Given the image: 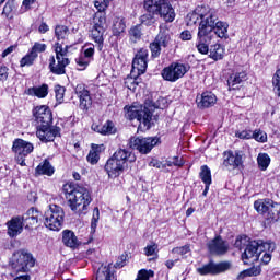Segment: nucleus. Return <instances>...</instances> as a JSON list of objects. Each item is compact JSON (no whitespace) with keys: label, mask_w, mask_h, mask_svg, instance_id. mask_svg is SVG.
Returning <instances> with one entry per match:
<instances>
[{"label":"nucleus","mask_w":280,"mask_h":280,"mask_svg":"<svg viewBox=\"0 0 280 280\" xmlns=\"http://www.w3.org/2000/svg\"><path fill=\"white\" fill-rule=\"evenodd\" d=\"M188 25H196L198 21L199 27L197 33L196 49L198 46L205 48L203 44L206 38L208 40L211 28L213 27V21H215V11L211 10L209 7H197L192 13L187 15Z\"/></svg>","instance_id":"1"},{"label":"nucleus","mask_w":280,"mask_h":280,"mask_svg":"<svg viewBox=\"0 0 280 280\" xmlns=\"http://www.w3.org/2000/svg\"><path fill=\"white\" fill-rule=\"evenodd\" d=\"M65 196L68 200V206L71 211L77 215H82L89 209L91 205V192L89 189L82 186H75L73 184L63 185Z\"/></svg>","instance_id":"2"},{"label":"nucleus","mask_w":280,"mask_h":280,"mask_svg":"<svg viewBox=\"0 0 280 280\" xmlns=\"http://www.w3.org/2000/svg\"><path fill=\"white\" fill-rule=\"evenodd\" d=\"M137 161V155L131 151L126 149H118L115 153L107 160L105 164V172L109 178H118L124 174L128 163H135Z\"/></svg>","instance_id":"3"},{"label":"nucleus","mask_w":280,"mask_h":280,"mask_svg":"<svg viewBox=\"0 0 280 280\" xmlns=\"http://www.w3.org/2000/svg\"><path fill=\"white\" fill-rule=\"evenodd\" d=\"M212 28L210 31V35L206 38V42H202L203 48L201 46H197V50L199 54L207 56L209 54V45H211V40H213V36H218L219 38H226L229 36V24L226 22L218 21V13L214 11V20H212Z\"/></svg>","instance_id":"4"},{"label":"nucleus","mask_w":280,"mask_h":280,"mask_svg":"<svg viewBox=\"0 0 280 280\" xmlns=\"http://www.w3.org/2000/svg\"><path fill=\"white\" fill-rule=\"evenodd\" d=\"M45 226L50 231H60L65 224V209L58 205H50L44 214Z\"/></svg>","instance_id":"5"},{"label":"nucleus","mask_w":280,"mask_h":280,"mask_svg":"<svg viewBox=\"0 0 280 280\" xmlns=\"http://www.w3.org/2000/svg\"><path fill=\"white\" fill-rule=\"evenodd\" d=\"M125 117L127 119H137L140 127L143 126L147 130H150V122L152 121V112L148 107H142L141 105H131L125 107Z\"/></svg>","instance_id":"6"},{"label":"nucleus","mask_w":280,"mask_h":280,"mask_svg":"<svg viewBox=\"0 0 280 280\" xmlns=\"http://www.w3.org/2000/svg\"><path fill=\"white\" fill-rule=\"evenodd\" d=\"M10 264L11 268H13L15 272H28L30 268H34L36 260L31 253L25 249H21L13 254Z\"/></svg>","instance_id":"7"},{"label":"nucleus","mask_w":280,"mask_h":280,"mask_svg":"<svg viewBox=\"0 0 280 280\" xmlns=\"http://www.w3.org/2000/svg\"><path fill=\"white\" fill-rule=\"evenodd\" d=\"M189 71V65L173 62L162 70V78L166 82H178Z\"/></svg>","instance_id":"8"},{"label":"nucleus","mask_w":280,"mask_h":280,"mask_svg":"<svg viewBox=\"0 0 280 280\" xmlns=\"http://www.w3.org/2000/svg\"><path fill=\"white\" fill-rule=\"evenodd\" d=\"M159 143V138L149 137V138H139V137H131L129 140V148L131 150H138L140 154H150L152 149Z\"/></svg>","instance_id":"9"},{"label":"nucleus","mask_w":280,"mask_h":280,"mask_svg":"<svg viewBox=\"0 0 280 280\" xmlns=\"http://www.w3.org/2000/svg\"><path fill=\"white\" fill-rule=\"evenodd\" d=\"M12 151L16 154V161L19 165L24 167L25 165V156L27 154H32L34 152V144L27 142L23 139H15L13 141Z\"/></svg>","instance_id":"10"},{"label":"nucleus","mask_w":280,"mask_h":280,"mask_svg":"<svg viewBox=\"0 0 280 280\" xmlns=\"http://www.w3.org/2000/svg\"><path fill=\"white\" fill-rule=\"evenodd\" d=\"M231 269V262L222 261L219 264L213 262L210 260L209 264L203 265L202 267L197 268V272L202 277L207 275H220L221 272H226V270Z\"/></svg>","instance_id":"11"},{"label":"nucleus","mask_w":280,"mask_h":280,"mask_svg":"<svg viewBox=\"0 0 280 280\" xmlns=\"http://www.w3.org/2000/svg\"><path fill=\"white\" fill-rule=\"evenodd\" d=\"M242 165H244L242 152L225 151L223 153V167L228 168L229 172H233V170H240Z\"/></svg>","instance_id":"12"},{"label":"nucleus","mask_w":280,"mask_h":280,"mask_svg":"<svg viewBox=\"0 0 280 280\" xmlns=\"http://www.w3.org/2000/svg\"><path fill=\"white\" fill-rule=\"evenodd\" d=\"M259 257H261V252L258 241H250L242 254L243 262L248 266L255 264V261H259Z\"/></svg>","instance_id":"13"},{"label":"nucleus","mask_w":280,"mask_h":280,"mask_svg":"<svg viewBox=\"0 0 280 280\" xmlns=\"http://www.w3.org/2000/svg\"><path fill=\"white\" fill-rule=\"evenodd\" d=\"M36 135L39 141H43V143H49L54 141L56 137H60V127L42 125L37 127Z\"/></svg>","instance_id":"14"},{"label":"nucleus","mask_w":280,"mask_h":280,"mask_svg":"<svg viewBox=\"0 0 280 280\" xmlns=\"http://www.w3.org/2000/svg\"><path fill=\"white\" fill-rule=\"evenodd\" d=\"M148 49L141 48L132 60V71H137L138 75H143L148 70Z\"/></svg>","instance_id":"15"},{"label":"nucleus","mask_w":280,"mask_h":280,"mask_svg":"<svg viewBox=\"0 0 280 280\" xmlns=\"http://www.w3.org/2000/svg\"><path fill=\"white\" fill-rule=\"evenodd\" d=\"M34 117L35 121L39 124L38 126H51V121H54V115L47 105L37 106L34 109Z\"/></svg>","instance_id":"16"},{"label":"nucleus","mask_w":280,"mask_h":280,"mask_svg":"<svg viewBox=\"0 0 280 280\" xmlns=\"http://www.w3.org/2000/svg\"><path fill=\"white\" fill-rule=\"evenodd\" d=\"M74 93L78 95L80 100V108L82 110H89V107L92 104L91 94L89 90H86V85L84 83H80L75 86Z\"/></svg>","instance_id":"17"},{"label":"nucleus","mask_w":280,"mask_h":280,"mask_svg":"<svg viewBox=\"0 0 280 280\" xmlns=\"http://www.w3.org/2000/svg\"><path fill=\"white\" fill-rule=\"evenodd\" d=\"M208 249L212 255H226L229 253V245L221 236H217L208 243Z\"/></svg>","instance_id":"18"},{"label":"nucleus","mask_w":280,"mask_h":280,"mask_svg":"<svg viewBox=\"0 0 280 280\" xmlns=\"http://www.w3.org/2000/svg\"><path fill=\"white\" fill-rule=\"evenodd\" d=\"M68 65H69V58L57 59V63H56V57L51 56L49 58L48 68L50 69V72L54 73L55 75H65L66 68Z\"/></svg>","instance_id":"19"},{"label":"nucleus","mask_w":280,"mask_h":280,"mask_svg":"<svg viewBox=\"0 0 280 280\" xmlns=\"http://www.w3.org/2000/svg\"><path fill=\"white\" fill-rule=\"evenodd\" d=\"M40 218V212L38 210L31 208L21 218L22 223L25 229H34V226L38 225V220Z\"/></svg>","instance_id":"20"},{"label":"nucleus","mask_w":280,"mask_h":280,"mask_svg":"<svg viewBox=\"0 0 280 280\" xmlns=\"http://www.w3.org/2000/svg\"><path fill=\"white\" fill-rule=\"evenodd\" d=\"M247 79L246 71L233 72L228 79L230 91H237Z\"/></svg>","instance_id":"21"},{"label":"nucleus","mask_w":280,"mask_h":280,"mask_svg":"<svg viewBox=\"0 0 280 280\" xmlns=\"http://www.w3.org/2000/svg\"><path fill=\"white\" fill-rule=\"evenodd\" d=\"M198 108H211L218 102V97L213 92H203L196 98Z\"/></svg>","instance_id":"22"},{"label":"nucleus","mask_w":280,"mask_h":280,"mask_svg":"<svg viewBox=\"0 0 280 280\" xmlns=\"http://www.w3.org/2000/svg\"><path fill=\"white\" fill-rule=\"evenodd\" d=\"M7 226L8 235L10 237H16V235H21V233H23V226L25 225L23 224L21 217H15L8 221Z\"/></svg>","instance_id":"23"},{"label":"nucleus","mask_w":280,"mask_h":280,"mask_svg":"<svg viewBox=\"0 0 280 280\" xmlns=\"http://www.w3.org/2000/svg\"><path fill=\"white\" fill-rule=\"evenodd\" d=\"M158 16H161L166 23H172L174 19H176V13L174 12V8L172 4L164 0L162 7H160V11H158Z\"/></svg>","instance_id":"24"},{"label":"nucleus","mask_w":280,"mask_h":280,"mask_svg":"<svg viewBox=\"0 0 280 280\" xmlns=\"http://www.w3.org/2000/svg\"><path fill=\"white\" fill-rule=\"evenodd\" d=\"M62 243L65 246L72 248L73 250H75V248H78V246L81 244L78 236H75V233H73L71 230H65L62 232Z\"/></svg>","instance_id":"25"},{"label":"nucleus","mask_w":280,"mask_h":280,"mask_svg":"<svg viewBox=\"0 0 280 280\" xmlns=\"http://www.w3.org/2000/svg\"><path fill=\"white\" fill-rule=\"evenodd\" d=\"M26 95L32 97H38L39 100L45 98L46 95H49V85L42 84L40 86H33L26 91Z\"/></svg>","instance_id":"26"},{"label":"nucleus","mask_w":280,"mask_h":280,"mask_svg":"<svg viewBox=\"0 0 280 280\" xmlns=\"http://www.w3.org/2000/svg\"><path fill=\"white\" fill-rule=\"evenodd\" d=\"M106 30L102 28H91V38L96 44L98 51L104 49V33Z\"/></svg>","instance_id":"27"},{"label":"nucleus","mask_w":280,"mask_h":280,"mask_svg":"<svg viewBox=\"0 0 280 280\" xmlns=\"http://www.w3.org/2000/svg\"><path fill=\"white\" fill-rule=\"evenodd\" d=\"M96 280H116L113 267L110 265L101 266L96 273Z\"/></svg>","instance_id":"28"},{"label":"nucleus","mask_w":280,"mask_h":280,"mask_svg":"<svg viewBox=\"0 0 280 280\" xmlns=\"http://www.w3.org/2000/svg\"><path fill=\"white\" fill-rule=\"evenodd\" d=\"M208 54L209 58H211L212 60H222V58H224V47L220 44H214L211 45L209 48L208 45Z\"/></svg>","instance_id":"29"},{"label":"nucleus","mask_w":280,"mask_h":280,"mask_svg":"<svg viewBox=\"0 0 280 280\" xmlns=\"http://www.w3.org/2000/svg\"><path fill=\"white\" fill-rule=\"evenodd\" d=\"M165 0H144L143 8L147 12L159 15V11Z\"/></svg>","instance_id":"30"},{"label":"nucleus","mask_w":280,"mask_h":280,"mask_svg":"<svg viewBox=\"0 0 280 280\" xmlns=\"http://www.w3.org/2000/svg\"><path fill=\"white\" fill-rule=\"evenodd\" d=\"M270 207H272L271 199H258L254 202L255 210L261 215L268 213V211H270Z\"/></svg>","instance_id":"31"},{"label":"nucleus","mask_w":280,"mask_h":280,"mask_svg":"<svg viewBox=\"0 0 280 280\" xmlns=\"http://www.w3.org/2000/svg\"><path fill=\"white\" fill-rule=\"evenodd\" d=\"M36 174L39 176H54V166H51V163H49L48 160L43 161L39 163V165L35 170Z\"/></svg>","instance_id":"32"},{"label":"nucleus","mask_w":280,"mask_h":280,"mask_svg":"<svg viewBox=\"0 0 280 280\" xmlns=\"http://www.w3.org/2000/svg\"><path fill=\"white\" fill-rule=\"evenodd\" d=\"M92 30H106V14L95 13L92 21Z\"/></svg>","instance_id":"33"},{"label":"nucleus","mask_w":280,"mask_h":280,"mask_svg":"<svg viewBox=\"0 0 280 280\" xmlns=\"http://www.w3.org/2000/svg\"><path fill=\"white\" fill-rule=\"evenodd\" d=\"M280 218V205L271 201V206L269 207V211L267 212V220L269 222H277Z\"/></svg>","instance_id":"34"},{"label":"nucleus","mask_w":280,"mask_h":280,"mask_svg":"<svg viewBox=\"0 0 280 280\" xmlns=\"http://www.w3.org/2000/svg\"><path fill=\"white\" fill-rule=\"evenodd\" d=\"M102 147L97 144H92V150L88 154V162L91 163V165H96L100 161V149Z\"/></svg>","instance_id":"35"},{"label":"nucleus","mask_w":280,"mask_h":280,"mask_svg":"<svg viewBox=\"0 0 280 280\" xmlns=\"http://www.w3.org/2000/svg\"><path fill=\"white\" fill-rule=\"evenodd\" d=\"M257 163L261 172H266L270 165V155L268 153H260L257 158Z\"/></svg>","instance_id":"36"},{"label":"nucleus","mask_w":280,"mask_h":280,"mask_svg":"<svg viewBox=\"0 0 280 280\" xmlns=\"http://www.w3.org/2000/svg\"><path fill=\"white\" fill-rule=\"evenodd\" d=\"M156 13L147 12L145 14L140 16V23H142V25H147V27H150L151 25H154V23H156Z\"/></svg>","instance_id":"37"},{"label":"nucleus","mask_w":280,"mask_h":280,"mask_svg":"<svg viewBox=\"0 0 280 280\" xmlns=\"http://www.w3.org/2000/svg\"><path fill=\"white\" fill-rule=\"evenodd\" d=\"M170 39L171 38H170V34H167V31L165 30L163 31V28H161L154 42H156V44L162 47H167V45H170Z\"/></svg>","instance_id":"38"},{"label":"nucleus","mask_w":280,"mask_h":280,"mask_svg":"<svg viewBox=\"0 0 280 280\" xmlns=\"http://www.w3.org/2000/svg\"><path fill=\"white\" fill-rule=\"evenodd\" d=\"M124 32H126V22H124V20L117 18L114 21L113 34H114V36H119V34H124Z\"/></svg>","instance_id":"39"},{"label":"nucleus","mask_w":280,"mask_h":280,"mask_svg":"<svg viewBox=\"0 0 280 280\" xmlns=\"http://www.w3.org/2000/svg\"><path fill=\"white\" fill-rule=\"evenodd\" d=\"M199 176L205 185H211V168L209 166L202 165Z\"/></svg>","instance_id":"40"},{"label":"nucleus","mask_w":280,"mask_h":280,"mask_svg":"<svg viewBox=\"0 0 280 280\" xmlns=\"http://www.w3.org/2000/svg\"><path fill=\"white\" fill-rule=\"evenodd\" d=\"M36 58H38V54H33V51L31 50L25 57L21 59L20 67H32Z\"/></svg>","instance_id":"41"},{"label":"nucleus","mask_w":280,"mask_h":280,"mask_svg":"<svg viewBox=\"0 0 280 280\" xmlns=\"http://www.w3.org/2000/svg\"><path fill=\"white\" fill-rule=\"evenodd\" d=\"M173 255H180L184 259L187 258L186 255H191V246L190 245H184L180 247H174L171 252Z\"/></svg>","instance_id":"42"},{"label":"nucleus","mask_w":280,"mask_h":280,"mask_svg":"<svg viewBox=\"0 0 280 280\" xmlns=\"http://www.w3.org/2000/svg\"><path fill=\"white\" fill-rule=\"evenodd\" d=\"M257 242L259 244L258 248L260 250V255L262 253H272L275 250V248H277L273 242H264L261 240H259Z\"/></svg>","instance_id":"43"},{"label":"nucleus","mask_w":280,"mask_h":280,"mask_svg":"<svg viewBox=\"0 0 280 280\" xmlns=\"http://www.w3.org/2000/svg\"><path fill=\"white\" fill-rule=\"evenodd\" d=\"M98 132L101 135H115V132H117V129L115 128V124L108 120L98 129Z\"/></svg>","instance_id":"44"},{"label":"nucleus","mask_w":280,"mask_h":280,"mask_svg":"<svg viewBox=\"0 0 280 280\" xmlns=\"http://www.w3.org/2000/svg\"><path fill=\"white\" fill-rule=\"evenodd\" d=\"M55 35L58 40H65L69 36V27L65 25H58L55 27Z\"/></svg>","instance_id":"45"},{"label":"nucleus","mask_w":280,"mask_h":280,"mask_svg":"<svg viewBox=\"0 0 280 280\" xmlns=\"http://www.w3.org/2000/svg\"><path fill=\"white\" fill-rule=\"evenodd\" d=\"M69 51V46L62 47V44L56 43L55 44V52L57 60H62V58H67V54Z\"/></svg>","instance_id":"46"},{"label":"nucleus","mask_w":280,"mask_h":280,"mask_svg":"<svg viewBox=\"0 0 280 280\" xmlns=\"http://www.w3.org/2000/svg\"><path fill=\"white\" fill-rule=\"evenodd\" d=\"M144 255L147 257H159V245L156 243H152L144 247Z\"/></svg>","instance_id":"47"},{"label":"nucleus","mask_w":280,"mask_h":280,"mask_svg":"<svg viewBox=\"0 0 280 280\" xmlns=\"http://www.w3.org/2000/svg\"><path fill=\"white\" fill-rule=\"evenodd\" d=\"M259 275H261V267H254L252 269L242 271L238 275V279H244V277H257Z\"/></svg>","instance_id":"48"},{"label":"nucleus","mask_w":280,"mask_h":280,"mask_svg":"<svg viewBox=\"0 0 280 280\" xmlns=\"http://www.w3.org/2000/svg\"><path fill=\"white\" fill-rule=\"evenodd\" d=\"M14 0H8L3 7L2 15L7 19H12V12H14Z\"/></svg>","instance_id":"49"},{"label":"nucleus","mask_w":280,"mask_h":280,"mask_svg":"<svg viewBox=\"0 0 280 280\" xmlns=\"http://www.w3.org/2000/svg\"><path fill=\"white\" fill-rule=\"evenodd\" d=\"M75 62L78 65V70L79 71H84V69H86V67H89V65H91V60L89 58H86L83 55H80L77 59Z\"/></svg>","instance_id":"50"},{"label":"nucleus","mask_w":280,"mask_h":280,"mask_svg":"<svg viewBox=\"0 0 280 280\" xmlns=\"http://www.w3.org/2000/svg\"><path fill=\"white\" fill-rule=\"evenodd\" d=\"M183 167V160L178 159V156L168 158L165 163L164 167Z\"/></svg>","instance_id":"51"},{"label":"nucleus","mask_w":280,"mask_h":280,"mask_svg":"<svg viewBox=\"0 0 280 280\" xmlns=\"http://www.w3.org/2000/svg\"><path fill=\"white\" fill-rule=\"evenodd\" d=\"M253 139H255V141H258V143H266V141H268V135L261 129H256L254 131Z\"/></svg>","instance_id":"52"},{"label":"nucleus","mask_w":280,"mask_h":280,"mask_svg":"<svg viewBox=\"0 0 280 280\" xmlns=\"http://www.w3.org/2000/svg\"><path fill=\"white\" fill-rule=\"evenodd\" d=\"M129 36L133 43L141 38V26H133L129 31Z\"/></svg>","instance_id":"53"},{"label":"nucleus","mask_w":280,"mask_h":280,"mask_svg":"<svg viewBox=\"0 0 280 280\" xmlns=\"http://www.w3.org/2000/svg\"><path fill=\"white\" fill-rule=\"evenodd\" d=\"M272 85L278 97H280V69L276 71L272 78Z\"/></svg>","instance_id":"54"},{"label":"nucleus","mask_w":280,"mask_h":280,"mask_svg":"<svg viewBox=\"0 0 280 280\" xmlns=\"http://www.w3.org/2000/svg\"><path fill=\"white\" fill-rule=\"evenodd\" d=\"M97 222H100V208H94L93 217L91 221L92 233H95V230L97 229Z\"/></svg>","instance_id":"55"},{"label":"nucleus","mask_w":280,"mask_h":280,"mask_svg":"<svg viewBox=\"0 0 280 280\" xmlns=\"http://www.w3.org/2000/svg\"><path fill=\"white\" fill-rule=\"evenodd\" d=\"M34 3H36V0H23L22 5L20 8V14H25V12H30Z\"/></svg>","instance_id":"56"},{"label":"nucleus","mask_w":280,"mask_h":280,"mask_svg":"<svg viewBox=\"0 0 280 280\" xmlns=\"http://www.w3.org/2000/svg\"><path fill=\"white\" fill-rule=\"evenodd\" d=\"M55 96L57 102H59V104H62L63 100H65V86H56L55 88Z\"/></svg>","instance_id":"57"},{"label":"nucleus","mask_w":280,"mask_h":280,"mask_svg":"<svg viewBox=\"0 0 280 280\" xmlns=\"http://www.w3.org/2000/svg\"><path fill=\"white\" fill-rule=\"evenodd\" d=\"M161 47L156 42L150 44V49L153 58L161 56Z\"/></svg>","instance_id":"58"},{"label":"nucleus","mask_w":280,"mask_h":280,"mask_svg":"<svg viewBox=\"0 0 280 280\" xmlns=\"http://www.w3.org/2000/svg\"><path fill=\"white\" fill-rule=\"evenodd\" d=\"M46 50H47V45L40 44L38 42H36L31 49L33 54H43V51H46Z\"/></svg>","instance_id":"59"},{"label":"nucleus","mask_w":280,"mask_h":280,"mask_svg":"<svg viewBox=\"0 0 280 280\" xmlns=\"http://www.w3.org/2000/svg\"><path fill=\"white\" fill-rule=\"evenodd\" d=\"M83 56L85 58H89L90 61H92L93 60V56H95V46H91V47L86 48L84 50V52H83Z\"/></svg>","instance_id":"60"},{"label":"nucleus","mask_w":280,"mask_h":280,"mask_svg":"<svg viewBox=\"0 0 280 280\" xmlns=\"http://www.w3.org/2000/svg\"><path fill=\"white\" fill-rule=\"evenodd\" d=\"M238 139H253L254 131L250 130H243L240 133H237Z\"/></svg>","instance_id":"61"},{"label":"nucleus","mask_w":280,"mask_h":280,"mask_svg":"<svg viewBox=\"0 0 280 280\" xmlns=\"http://www.w3.org/2000/svg\"><path fill=\"white\" fill-rule=\"evenodd\" d=\"M94 8L98 11L97 13L104 14V10L108 8V4H105L104 1H94Z\"/></svg>","instance_id":"62"},{"label":"nucleus","mask_w":280,"mask_h":280,"mask_svg":"<svg viewBox=\"0 0 280 280\" xmlns=\"http://www.w3.org/2000/svg\"><path fill=\"white\" fill-rule=\"evenodd\" d=\"M9 69L5 66L0 67V82H5L8 80V73Z\"/></svg>","instance_id":"63"},{"label":"nucleus","mask_w":280,"mask_h":280,"mask_svg":"<svg viewBox=\"0 0 280 280\" xmlns=\"http://www.w3.org/2000/svg\"><path fill=\"white\" fill-rule=\"evenodd\" d=\"M272 261V253H264L261 256V264L265 266Z\"/></svg>","instance_id":"64"}]
</instances>
